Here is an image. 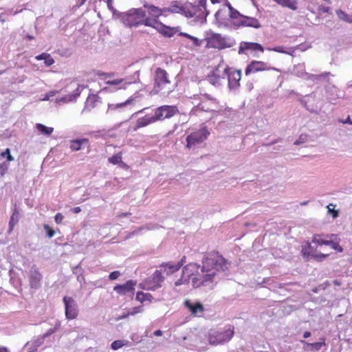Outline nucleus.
Segmentation results:
<instances>
[{
    "label": "nucleus",
    "mask_w": 352,
    "mask_h": 352,
    "mask_svg": "<svg viewBox=\"0 0 352 352\" xmlns=\"http://www.w3.org/2000/svg\"><path fill=\"white\" fill-rule=\"evenodd\" d=\"M230 267V263L222 255L218 252H210L204 258L201 266L195 263L185 266L182 276L175 282V285L179 286L188 284L192 275V271L200 267L201 272H198L197 276L192 279V286L195 288L203 286L212 289L218 281L228 274Z\"/></svg>",
    "instance_id": "f257e3e1"
},
{
    "label": "nucleus",
    "mask_w": 352,
    "mask_h": 352,
    "mask_svg": "<svg viewBox=\"0 0 352 352\" xmlns=\"http://www.w3.org/2000/svg\"><path fill=\"white\" fill-rule=\"evenodd\" d=\"M206 47L222 50L232 47L235 44L233 38L229 36H222L218 33L212 32L206 37Z\"/></svg>",
    "instance_id": "f03ea898"
},
{
    "label": "nucleus",
    "mask_w": 352,
    "mask_h": 352,
    "mask_svg": "<svg viewBox=\"0 0 352 352\" xmlns=\"http://www.w3.org/2000/svg\"><path fill=\"white\" fill-rule=\"evenodd\" d=\"M145 16V11L140 8H133L127 12L121 13L122 22L126 26H138L143 23Z\"/></svg>",
    "instance_id": "7ed1b4c3"
},
{
    "label": "nucleus",
    "mask_w": 352,
    "mask_h": 352,
    "mask_svg": "<svg viewBox=\"0 0 352 352\" xmlns=\"http://www.w3.org/2000/svg\"><path fill=\"white\" fill-rule=\"evenodd\" d=\"M234 335V327L229 326L228 328L211 331L208 335V342L212 345L221 344L230 341Z\"/></svg>",
    "instance_id": "20e7f679"
},
{
    "label": "nucleus",
    "mask_w": 352,
    "mask_h": 352,
    "mask_svg": "<svg viewBox=\"0 0 352 352\" xmlns=\"http://www.w3.org/2000/svg\"><path fill=\"white\" fill-rule=\"evenodd\" d=\"M165 12L170 13H179L187 18H192L195 15V12L190 10L188 4L182 5L180 1H174L170 3L168 8L164 9Z\"/></svg>",
    "instance_id": "39448f33"
},
{
    "label": "nucleus",
    "mask_w": 352,
    "mask_h": 352,
    "mask_svg": "<svg viewBox=\"0 0 352 352\" xmlns=\"http://www.w3.org/2000/svg\"><path fill=\"white\" fill-rule=\"evenodd\" d=\"M228 77V87L230 89H235L240 85L239 81L241 78V70L230 71V68L227 67L224 69L222 78Z\"/></svg>",
    "instance_id": "423d86ee"
},
{
    "label": "nucleus",
    "mask_w": 352,
    "mask_h": 352,
    "mask_svg": "<svg viewBox=\"0 0 352 352\" xmlns=\"http://www.w3.org/2000/svg\"><path fill=\"white\" fill-rule=\"evenodd\" d=\"M164 280V278L162 275L161 271L156 270L151 276L144 281V286L142 287V288L148 290H155L157 288L161 287L162 283Z\"/></svg>",
    "instance_id": "0eeeda50"
},
{
    "label": "nucleus",
    "mask_w": 352,
    "mask_h": 352,
    "mask_svg": "<svg viewBox=\"0 0 352 352\" xmlns=\"http://www.w3.org/2000/svg\"><path fill=\"white\" fill-rule=\"evenodd\" d=\"M179 113L177 107L174 105H163L155 109L157 120L170 118Z\"/></svg>",
    "instance_id": "6e6552de"
},
{
    "label": "nucleus",
    "mask_w": 352,
    "mask_h": 352,
    "mask_svg": "<svg viewBox=\"0 0 352 352\" xmlns=\"http://www.w3.org/2000/svg\"><path fill=\"white\" fill-rule=\"evenodd\" d=\"M209 133L206 129H201L197 131L190 133L186 138L187 147H191L203 142L208 135Z\"/></svg>",
    "instance_id": "1a4fd4ad"
},
{
    "label": "nucleus",
    "mask_w": 352,
    "mask_h": 352,
    "mask_svg": "<svg viewBox=\"0 0 352 352\" xmlns=\"http://www.w3.org/2000/svg\"><path fill=\"white\" fill-rule=\"evenodd\" d=\"M137 281L134 280H129L122 285H117L113 287V290L121 296H128L133 297L135 292V286Z\"/></svg>",
    "instance_id": "9d476101"
},
{
    "label": "nucleus",
    "mask_w": 352,
    "mask_h": 352,
    "mask_svg": "<svg viewBox=\"0 0 352 352\" xmlns=\"http://www.w3.org/2000/svg\"><path fill=\"white\" fill-rule=\"evenodd\" d=\"M63 302L65 304L66 318L68 320L76 318L78 314L76 302L72 297L65 296L63 298Z\"/></svg>",
    "instance_id": "9b49d317"
},
{
    "label": "nucleus",
    "mask_w": 352,
    "mask_h": 352,
    "mask_svg": "<svg viewBox=\"0 0 352 352\" xmlns=\"http://www.w3.org/2000/svg\"><path fill=\"white\" fill-rule=\"evenodd\" d=\"M28 277L31 288L38 289L41 287V282L43 278V276L35 265L31 267L28 273Z\"/></svg>",
    "instance_id": "f8f14e48"
},
{
    "label": "nucleus",
    "mask_w": 352,
    "mask_h": 352,
    "mask_svg": "<svg viewBox=\"0 0 352 352\" xmlns=\"http://www.w3.org/2000/svg\"><path fill=\"white\" fill-rule=\"evenodd\" d=\"M169 82L167 72L160 67L157 68L155 74V87L162 89L164 85Z\"/></svg>",
    "instance_id": "ddd939ff"
},
{
    "label": "nucleus",
    "mask_w": 352,
    "mask_h": 352,
    "mask_svg": "<svg viewBox=\"0 0 352 352\" xmlns=\"http://www.w3.org/2000/svg\"><path fill=\"white\" fill-rule=\"evenodd\" d=\"M87 88L86 85H78L76 89L74 91V92L71 94L65 95V96L58 98L56 99V102L58 103L60 102H74L77 100V98L80 96L81 92L83 89Z\"/></svg>",
    "instance_id": "4468645a"
},
{
    "label": "nucleus",
    "mask_w": 352,
    "mask_h": 352,
    "mask_svg": "<svg viewBox=\"0 0 352 352\" xmlns=\"http://www.w3.org/2000/svg\"><path fill=\"white\" fill-rule=\"evenodd\" d=\"M204 97L208 100H210V106H208L206 102L201 101L198 105L197 108L203 111H216L218 108V101L216 98L212 97L210 94H205Z\"/></svg>",
    "instance_id": "2eb2a0df"
},
{
    "label": "nucleus",
    "mask_w": 352,
    "mask_h": 352,
    "mask_svg": "<svg viewBox=\"0 0 352 352\" xmlns=\"http://www.w3.org/2000/svg\"><path fill=\"white\" fill-rule=\"evenodd\" d=\"M267 69V63L263 61L253 60L247 66L245 74L248 76L252 73L264 71Z\"/></svg>",
    "instance_id": "dca6fc26"
},
{
    "label": "nucleus",
    "mask_w": 352,
    "mask_h": 352,
    "mask_svg": "<svg viewBox=\"0 0 352 352\" xmlns=\"http://www.w3.org/2000/svg\"><path fill=\"white\" fill-rule=\"evenodd\" d=\"M246 50H252V51H261L263 52L264 49L261 45L257 43H251V42H241L239 45V54H245Z\"/></svg>",
    "instance_id": "f3484780"
},
{
    "label": "nucleus",
    "mask_w": 352,
    "mask_h": 352,
    "mask_svg": "<svg viewBox=\"0 0 352 352\" xmlns=\"http://www.w3.org/2000/svg\"><path fill=\"white\" fill-rule=\"evenodd\" d=\"M184 305L194 316H198L199 314H202L204 311L203 305L199 302H192L190 300H186Z\"/></svg>",
    "instance_id": "a211bd4d"
},
{
    "label": "nucleus",
    "mask_w": 352,
    "mask_h": 352,
    "mask_svg": "<svg viewBox=\"0 0 352 352\" xmlns=\"http://www.w3.org/2000/svg\"><path fill=\"white\" fill-rule=\"evenodd\" d=\"M239 25L251 27L254 28H260L261 27L258 21L254 17L241 16V19L239 22Z\"/></svg>",
    "instance_id": "6ab92c4d"
},
{
    "label": "nucleus",
    "mask_w": 352,
    "mask_h": 352,
    "mask_svg": "<svg viewBox=\"0 0 352 352\" xmlns=\"http://www.w3.org/2000/svg\"><path fill=\"white\" fill-rule=\"evenodd\" d=\"M101 102L100 98L96 94H90L87 97L83 111H91L97 105V103Z\"/></svg>",
    "instance_id": "aec40b11"
},
{
    "label": "nucleus",
    "mask_w": 352,
    "mask_h": 352,
    "mask_svg": "<svg viewBox=\"0 0 352 352\" xmlns=\"http://www.w3.org/2000/svg\"><path fill=\"white\" fill-rule=\"evenodd\" d=\"M158 121L155 113H154L153 116L146 115L142 118H140L138 119L136 124L137 128H141L146 126L151 123H154Z\"/></svg>",
    "instance_id": "412c9836"
},
{
    "label": "nucleus",
    "mask_w": 352,
    "mask_h": 352,
    "mask_svg": "<svg viewBox=\"0 0 352 352\" xmlns=\"http://www.w3.org/2000/svg\"><path fill=\"white\" fill-rule=\"evenodd\" d=\"M142 24L145 25L146 26L152 27L157 30H160V28H163L162 23L158 21L155 17H146V14Z\"/></svg>",
    "instance_id": "4be33fe9"
},
{
    "label": "nucleus",
    "mask_w": 352,
    "mask_h": 352,
    "mask_svg": "<svg viewBox=\"0 0 352 352\" xmlns=\"http://www.w3.org/2000/svg\"><path fill=\"white\" fill-rule=\"evenodd\" d=\"M19 220V212L16 207L15 206L13 209L12 214L11 215L10 221H9V229H8V233L10 234L15 225L17 224Z\"/></svg>",
    "instance_id": "5701e85b"
},
{
    "label": "nucleus",
    "mask_w": 352,
    "mask_h": 352,
    "mask_svg": "<svg viewBox=\"0 0 352 352\" xmlns=\"http://www.w3.org/2000/svg\"><path fill=\"white\" fill-rule=\"evenodd\" d=\"M305 79L311 80L314 82H316V81L322 80L326 78H327V81H329L328 77L329 76H331V74L330 72H324V73L319 74V75L311 74L306 73L305 74Z\"/></svg>",
    "instance_id": "b1692460"
},
{
    "label": "nucleus",
    "mask_w": 352,
    "mask_h": 352,
    "mask_svg": "<svg viewBox=\"0 0 352 352\" xmlns=\"http://www.w3.org/2000/svg\"><path fill=\"white\" fill-rule=\"evenodd\" d=\"M133 101H134V98L131 97L124 102L118 103V104H109L108 109L107 110L106 113H108L110 111H115L119 108H122L129 104H132Z\"/></svg>",
    "instance_id": "393cba45"
},
{
    "label": "nucleus",
    "mask_w": 352,
    "mask_h": 352,
    "mask_svg": "<svg viewBox=\"0 0 352 352\" xmlns=\"http://www.w3.org/2000/svg\"><path fill=\"white\" fill-rule=\"evenodd\" d=\"M277 4L282 7L288 8L292 10H297V1L296 0H273Z\"/></svg>",
    "instance_id": "a878e982"
},
{
    "label": "nucleus",
    "mask_w": 352,
    "mask_h": 352,
    "mask_svg": "<svg viewBox=\"0 0 352 352\" xmlns=\"http://www.w3.org/2000/svg\"><path fill=\"white\" fill-rule=\"evenodd\" d=\"M206 1L207 0H198V4L197 6H194L192 5V3H188V6L189 7H191L194 9H195L196 8H202L204 10V16L202 19V23H206V17L209 14V11L207 10L206 9Z\"/></svg>",
    "instance_id": "bb28decb"
},
{
    "label": "nucleus",
    "mask_w": 352,
    "mask_h": 352,
    "mask_svg": "<svg viewBox=\"0 0 352 352\" xmlns=\"http://www.w3.org/2000/svg\"><path fill=\"white\" fill-rule=\"evenodd\" d=\"M161 267L164 268L165 271L167 272V274H171L180 269V265H177V263L175 264L170 262L163 263L162 264Z\"/></svg>",
    "instance_id": "cd10ccee"
},
{
    "label": "nucleus",
    "mask_w": 352,
    "mask_h": 352,
    "mask_svg": "<svg viewBox=\"0 0 352 352\" xmlns=\"http://www.w3.org/2000/svg\"><path fill=\"white\" fill-rule=\"evenodd\" d=\"M88 140L86 138L74 140L71 142L70 148L72 151H79L81 148L82 145L87 144Z\"/></svg>",
    "instance_id": "c85d7f7f"
},
{
    "label": "nucleus",
    "mask_w": 352,
    "mask_h": 352,
    "mask_svg": "<svg viewBox=\"0 0 352 352\" xmlns=\"http://www.w3.org/2000/svg\"><path fill=\"white\" fill-rule=\"evenodd\" d=\"M36 60H44L45 64L46 66H51L54 63V60L51 56L50 54L47 53H42L40 55L36 56Z\"/></svg>",
    "instance_id": "c756f323"
},
{
    "label": "nucleus",
    "mask_w": 352,
    "mask_h": 352,
    "mask_svg": "<svg viewBox=\"0 0 352 352\" xmlns=\"http://www.w3.org/2000/svg\"><path fill=\"white\" fill-rule=\"evenodd\" d=\"M135 299L140 301L141 303H143L145 301L151 302L153 299V296L149 293H144L142 292H138L136 294Z\"/></svg>",
    "instance_id": "7c9ffc66"
},
{
    "label": "nucleus",
    "mask_w": 352,
    "mask_h": 352,
    "mask_svg": "<svg viewBox=\"0 0 352 352\" xmlns=\"http://www.w3.org/2000/svg\"><path fill=\"white\" fill-rule=\"evenodd\" d=\"M144 7L145 8H147V11L148 12V14L152 16V17H158L159 16H160L162 14V10L160 9H159L157 7H155L153 5H147V4H144Z\"/></svg>",
    "instance_id": "2f4dec72"
},
{
    "label": "nucleus",
    "mask_w": 352,
    "mask_h": 352,
    "mask_svg": "<svg viewBox=\"0 0 352 352\" xmlns=\"http://www.w3.org/2000/svg\"><path fill=\"white\" fill-rule=\"evenodd\" d=\"M36 129L42 134L45 135H50L54 131V128L46 126L42 124L38 123L36 124Z\"/></svg>",
    "instance_id": "473e14b6"
},
{
    "label": "nucleus",
    "mask_w": 352,
    "mask_h": 352,
    "mask_svg": "<svg viewBox=\"0 0 352 352\" xmlns=\"http://www.w3.org/2000/svg\"><path fill=\"white\" fill-rule=\"evenodd\" d=\"M157 31H159L160 33H162L167 37H171L176 33V30H175V28H170L164 24L163 28H160V30H157Z\"/></svg>",
    "instance_id": "72a5a7b5"
},
{
    "label": "nucleus",
    "mask_w": 352,
    "mask_h": 352,
    "mask_svg": "<svg viewBox=\"0 0 352 352\" xmlns=\"http://www.w3.org/2000/svg\"><path fill=\"white\" fill-rule=\"evenodd\" d=\"M336 14L340 19L349 23H352V15H349L341 10H336Z\"/></svg>",
    "instance_id": "f704fd0d"
},
{
    "label": "nucleus",
    "mask_w": 352,
    "mask_h": 352,
    "mask_svg": "<svg viewBox=\"0 0 352 352\" xmlns=\"http://www.w3.org/2000/svg\"><path fill=\"white\" fill-rule=\"evenodd\" d=\"M217 71L218 69H217L215 71H213L211 75L208 76L210 82L214 85L219 84L221 78V76L217 74Z\"/></svg>",
    "instance_id": "c9c22d12"
},
{
    "label": "nucleus",
    "mask_w": 352,
    "mask_h": 352,
    "mask_svg": "<svg viewBox=\"0 0 352 352\" xmlns=\"http://www.w3.org/2000/svg\"><path fill=\"white\" fill-rule=\"evenodd\" d=\"M312 242L318 245H327L328 243H328L329 240L322 239H320V235L315 234V235H314V236L312 238Z\"/></svg>",
    "instance_id": "e433bc0d"
},
{
    "label": "nucleus",
    "mask_w": 352,
    "mask_h": 352,
    "mask_svg": "<svg viewBox=\"0 0 352 352\" xmlns=\"http://www.w3.org/2000/svg\"><path fill=\"white\" fill-rule=\"evenodd\" d=\"M124 345H125L124 341L118 340L113 341L111 344V347L113 350H118L122 347Z\"/></svg>",
    "instance_id": "4c0bfd02"
},
{
    "label": "nucleus",
    "mask_w": 352,
    "mask_h": 352,
    "mask_svg": "<svg viewBox=\"0 0 352 352\" xmlns=\"http://www.w3.org/2000/svg\"><path fill=\"white\" fill-rule=\"evenodd\" d=\"M109 162L113 164H118L122 162V156L120 154H116L109 158Z\"/></svg>",
    "instance_id": "58836bf2"
},
{
    "label": "nucleus",
    "mask_w": 352,
    "mask_h": 352,
    "mask_svg": "<svg viewBox=\"0 0 352 352\" xmlns=\"http://www.w3.org/2000/svg\"><path fill=\"white\" fill-rule=\"evenodd\" d=\"M327 243V245H329L332 249L337 250L339 252H342L343 251L342 248L337 242H335L332 240H329Z\"/></svg>",
    "instance_id": "ea45409f"
},
{
    "label": "nucleus",
    "mask_w": 352,
    "mask_h": 352,
    "mask_svg": "<svg viewBox=\"0 0 352 352\" xmlns=\"http://www.w3.org/2000/svg\"><path fill=\"white\" fill-rule=\"evenodd\" d=\"M305 344L311 347V350L318 351L321 349V347L324 345V342H315V343H307Z\"/></svg>",
    "instance_id": "a19ab883"
},
{
    "label": "nucleus",
    "mask_w": 352,
    "mask_h": 352,
    "mask_svg": "<svg viewBox=\"0 0 352 352\" xmlns=\"http://www.w3.org/2000/svg\"><path fill=\"white\" fill-rule=\"evenodd\" d=\"M43 228L45 229V230L46 231V234H47V236L48 238H52L54 236L55 234V231L49 226V225L47 224H44L43 225Z\"/></svg>",
    "instance_id": "79ce46f5"
},
{
    "label": "nucleus",
    "mask_w": 352,
    "mask_h": 352,
    "mask_svg": "<svg viewBox=\"0 0 352 352\" xmlns=\"http://www.w3.org/2000/svg\"><path fill=\"white\" fill-rule=\"evenodd\" d=\"M143 311H144L143 306H138V307H133L132 309H131L129 311V314H131V316H134L137 314L143 312Z\"/></svg>",
    "instance_id": "37998d69"
},
{
    "label": "nucleus",
    "mask_w": 352,
    "mask_h": 352,
    "mask_svg": "<svg viewBox=\"0 0 352 352\" xmlns=\"http://www.w3.org/2000/svg\"><path fill=\"white\" fill-rule=\"evenodd\" d=\"M307 138H308V137L306 134H301L299 136V138H298V140H296V142H294V144L300 145L303 143H305L307 141Z\"/></svg>",
    "instance_id": "c03bdc74"
},
{
    "label": "nucleus",
    "mask_w": 352,
    "mask_h": 352,
    "mask_svg": "<svg viewBox=\"0 0 352 352\" xmlns=\"http://www.w3.org/2000/svg\"><path fill=\"white\" fill-rule=\"evenodd\" d=\"M1 155L3 157H6L8 162L14 160V157L10 154V148H6L4 151L1 153Z\"/></svg>",
    "instance_id": "a18cd8bd"
},
{
    "label": "nucleus",
    "mask_w": 352,
    "mask_h": 352,
    "mask_svg": "<svg viewBox=\"0 0 352 352\" xmlns=\"http://www.w3.org/2000/svg\"><path fill=\"white\" fill-rule=\"evenodd\" d=\"M241 16H243V15L240 14L239 12L235 9H234L233 10H232L230 12V16L232 19H237L238 18H239V20H240V19H241Z\"/></svg>",
    "instance_id": "49530a36"
},
{
    "label": "nucleus",
    "mask_w": 352,
    "mask_h": 352,
    "mask_svg": "<svg viewBox=\"0 0 352 352\" xmlns=\"http://www.w3.org/2000/svg\"><path fill=\"white\" fill-rule=\"evenodd\" d=\"M123 81H124V80L122 78L116 79V80H107L106 82V84L109 85H111V86H118V85H121Z\"/></svg>",
    "instance_id": "de8ad7c7"
},
{
    "label": "nucleus",
    "mask_w": 352,
    "mask_h": 352,
    "mask_svg": "<svg viewBox=\"0 0 352 352\" xmlns=\"http://www.w3.org/2000/svg\"><path fill=\"white\" fill-rule=\"evenodd\" d=\"M9 164L7 162H3L0 164V175L3 176L5 175L8 169Z\"/></svg>",
    "instance_id": "09e8293b"
},
{
    "label": "nucleus",
    "mask_w": 352,
    "mask_h": 352,
    "mask_svg": "<svg viewBox=\"0 0 352 352\" xmlns=\"http://www.w3.org/2000/svg\"><path fill=\"white\" fill-rule=\"evenodd\" d=\"M329 256V254H325L322 253H318L313 255V257L317 261H322L326 258Z\"/></svg>",
    "instance_id": "8fccbe9b"
},
{
    "label": "nucleus",
    "mask_w": 352,
    "mask_h": 352,
    "mask_svg": "<svg viewBox=\"0 0 352 352\" xmlns=\"http://www.w3.org/2000/svg\"><path fill=\"white\" fill-rule=\"evenodd\" d=\"M310 243H307V247L302 249L304 254H311L314 251Z\"/></svg>",
    "instance_id": "3c124183"
},
{
    "label": "nucleus",
    "mask_w": 352,
    "mask_h": 352,
    "mask_svg": "<svg viewBox=\"0 0 352 352\" xmlns=\"http://www.w3.org/2000/svg\"><path fill=\"white\" fill-rule=\"evenodd\" d=\"M121 273L119 271H113L109 275V278L111 280H116L120 276Z\"/></svg>",
    "instance_id": "603ef678"
},
{
    "label": "nucleus",
    "mask_w": 352,
    "mask_h": 352,
    "mask_svg": "<svg viewBox=\"0 0 352 352\" xmlns=\"http://www.w3.org/2000/svg\"><path fill=\"white\" fill-rule=\"evenodd\" d=\"M63 219L64 216L60 213H57L54 217L55 222L58 224L61 223Z\"/></svg>",
    "instance_id": "864d4df0"
},
{
    "label": "nucleus",
    "mask_w": 352,
    "mask_h": 352,
    "mask_svg": "<svg viewBox=\"0 0 352 352\" xmlns=\"http://www.w3.org/2000/svg\"><path fill=\"white\" fill-rule=\"evenodd\" d=\"M58 91H50L49 93H47L46 94V96H45V98H43V100H50V98L52 97H53L54 96H55L56 94Z\"/></svg>",
    "instance_id": "5fc2aeb1"
},
{
    "label": "nucleus",
    "mask_w": 352,
    "mask_h": 352,
    "mask_svg": "<svg viewBox=\"0 0 352 352\" xmlns=\"http://www.w3.org/2000/svg\"><path fill=\"white\" fill-rule=\"evenodd\" d=\"M191 40L193 41L194 45L196 46V47L201 46V45L202 43V41L201 40H199L197 37H195L193 36H192Z\"/></svg>",
    "instance_id": "6e6d98bb"
},
{
    "label": "nucleus",
    "mask_w": 352,
    "mask_h": 352,
    "mask_svg": "<svg viewBox=\"0 0 352 352\" xmlns=\"http://www.w3.org/2000/svg\"><path fill=\"white\" fill-rule=\"evenodd\" d=\"M113 0H107V3L108 8L114 14L116 13V10L113 7Z\"/></svg>",
    "instance_id": "4d7b16f0"
},
{
    "label": "nucleus",
    "mask_w": 352,
    "mask_h": 352,
    "mask_svg": "<svg viewBox=\"0 0 352 352\" xmlns=\"http://www.w3.org/2000/svg\"><path fill=\"white\" fill-rule=\"evenodd\" d=\"M330 8L329 7H325L323 6H320L318 7V11L323 13H328L329 12Z\"/></svg>",
    "instance_id": "13d9d810"
},
{
    "label": "nucleus",
    "mask_w": 352,
    "mask_h": 352,
    "mask_svg": "<svg viewBox=\"0 0 352 352\" xmlns=\"http://www.w3.org/2000/svg\"><path fill=\"white\" fill-rule=\"evenodd\" d=\"M338 122L342 124H349L352 125V121L351 120L350 116H349L346 119H339Z\"/></svg>",
    "instance_id": "bf43d9fd"
},
{
    "label": "nucleus",
    "mask_w": 352,
    "mask_h": 352,
    "mask_svg": "<svg viewBox=\"0 0 352 352\" xmlns=\"http://www.w3.org/2000/svg\"><path fill=\"white\" fill-rule=\"evenodd\" d=\"M327 208L329 212L332 214L333 218H336L338 216V212L337 210L334 209H331L329 206H328Z\"/></svg>",
    "instance_id": "052dcab7"
},
{
    "label": "nucleus",
    "mask_w": 352,
    "mask_h": 352,
    "mask_svg": "<svg viewBox=\"0 0 352 352\" xmlns=\"http://www.w3.org/2000/svg\"><path fill=\"white\" fill-rule=\"evenodd\" d=\"M56 329H50L44 335H43V337L44 338H47L50 336H51L52 334H53L54 332H55Z\"/></svg>",
    "instance_id": "680f3d73"
},
{
    "label": "nucleus",
    "mask_w": 352,
    "mask_h": 352,
    "mask_svg": "<svg viewBox=\"0 0 352 352\" xmlns=\"http://www.w3.org/2000/svg\"><path fill=\"white\" fill-rule=\"evenodd\" d=\"M272 50L277 52L287 53V52L283 50V47L280 46L276 47Z\"/></svg>",
    "instance_id": "e2e57ef3"
},
{
    "label": "nucleus",
    "mask_w": 352,
    "mask_h": 352,
    "mask_svg": "<svg viewBox=\"0 0 352 352\" xmlns=\"http://www.w3.org/2000/svg\"><path fill=\"white\" fill-rule=\"evenodd\" d=\"M129 316H131V314H129V311H128L126 314H123L122 316H119V317L117 318V320H122V319L126 318Z\"/></svg>",
    "instance_id": "0e129e2a"
},
{
    "label": "nucleus",
    "mask_w": 352,
    "mask_h": 352,
    "mask_svg": "<svg viewBox=\"0 0 352 352\" xmlns=\"http://www.w3.org/2000/svg\"><path fill=\"white\" fill-rule=\"evenodd\" d=\"M186 262V256H183L180 261L177 263V265H180V267L183 265V264Z\"/></svg>",
    "instance_id": "69168bd1"
},
{
    "label": "nucleus",
    "mask_w": 352,
    "mask_h": 352,
    "mask_svg": "<svg viewBox=\"0 0 352 352\" xmlns=\"http://www.w3.org/2000/svg\"><path fill=\"white\" fill-rule=\"evenodd\" d=\"M153 335L155 336H161L162 335V331L158 329L153 333Z\"/></svg>",
    "instance_id": "338daca9"
},
{
    "label": "nucleus",
    "mask_w": 352,
    "mask_h": 352,
    "mask_svg": "<svg viewBox=\"0 0 352 352\" xmlns=\"http://www.w3.org/2000/svg\"><path fill=\"white\" fill-rule=\"evenodd\" d=\"M131 215L130 212H122L118 215L119 217H124Z\"/></svg>",
    "instance_id": "774afa93"
}]
</instances>
